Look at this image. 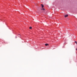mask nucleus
Returning a JSON list of instances; mask_svg holds the SVG:
<instances>
[{
    "instance_id": "7ed1b4c3",
    "label": "nucleus",
    "mask_w": 77,
    "mask_h": 77,
    "mask_svg": "<svg viewBox=\"0 0 77 77\" xmlns=\"http://www.w3.org/2000/svg\"><path fill=\"white\" fill-rule=\"evenodd\" d=\"M45 45L46 46H47V45H48V44H45Z\"/></svg>"
},
{
    "instance_id": "39448f33",
    "label": "nucleus",
    "mask_w": 77,
    "mask_h": 77,
    "mask_svg": "<svg viewBox=\"0 0 77 77\" xmlns=\"http://www.w3.org/2000/svg\"><path fill=\"white\" fill-rule=\"evenodd\" d=\"M41 10H43V11H44L45 10V9H44V8H43V9H42Z\"/></svg>"
},
{
    "instance_id": "f03ea898",
    "label": "nucleus",
    "mask_w": 77,
    "mask_h": 77,
    "mask_svg": "<svg viewBox=\"0 0 77 77\" xmlns=\"http://www.w3.org/2000/svg\"><path fill=\"white\" fill-rule=\"evenodd\" d=\"M68 17V14L65 15V17Z\"/></svg>"
},
{
    "instance_id": "20e7f679",
    "label": "nucleus",
    "mask_w": 77,
    "mask_h": 77,
    "mask_svg": "<svg viewBox=\"0 0 77 77\" xmlns=\"http://www.w3.org/2000/svg\"><path fill=\"white\" fill-rule=\"evenodd\" d=\"M29 29H32V27H30Z\"/></svg>"
},
{
    "instance_id": "f257e3e1",
    "label": "nucleus",
    "mask_w": 77,
    "mask_h": 77,
    "mask_svg": "<svg viewBox=\"0 0 77 77\" xmlns=\"http://www.w3.org/2000/svg\"><path fill=\"white\" fill-rule=\"evenodd\" d=\"M41 6H42V8H44V5H43L42 4Z\"/></svg>"
}]
</instances>
